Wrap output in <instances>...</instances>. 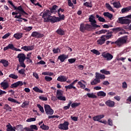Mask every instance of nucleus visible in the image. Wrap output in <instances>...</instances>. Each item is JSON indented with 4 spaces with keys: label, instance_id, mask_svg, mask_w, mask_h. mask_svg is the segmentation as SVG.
<instances>
[{
    "label": "nucleus",
    "instance_id": "obj_52",
    "mask_svg": "<svg viewBox=\"0 0 131 131\" xmlns=\"http://www.w3.org/2000/svg\"><path fill=\"white\" fill-rule=\"evenodd\" d=\"M127 12H129L127 7L121 9L122 14H124V13H127Z\"/></svg>",
    "mask_w": 131,
    "mask_h": 131
},
{
    "label": "nucleus",
    "instance_id": "obj_61",
    "mask_svg": "<svg viewBox=\"0 0 131 131\" xmlns=\"http://www.w3.org/2000/svg\"><path fill=\"white\" fill-rule=\"evenodd\" d=\"M39 99L41 100V101H48V98L46 97H43L42 96H39Z\"/></svg>",
    "mask_w": 131,
    "mask_h": 131
},
{
    "label": "nucleus",
    "instance_id": "obj_30",
    "mask_svg": "<svg viewBox=\"0 0 131 131\" xmlns=\"http://www.w3.org/2000/svg\"><path fill=\"white\" fill-rule=\"evenodd\" d=\"M33 129L35 130H37L38 128H37V126L36 125H31L30 126V128L28 129V130L29 131H33Z\"/></svg>",
    "mask_w": 131,
    "mask_h": 131
},
{
    "label": "nucleus",
    "instance_id": "obj_7",
    "mask_svg": "<svg viewBox=\"0 0 131 131\" xmlns=\"http://www.w3.org/2000/svg\"><path fill=\"white\" fill-rule=\"evenodd\" d=\"M51 17V11L49 10H46L43 11L42 18L43 19L44 22H49V20Z\"/></svg>",
    "mask_w": 131,
    "mask_h": 131
},
{
    "label": "nucleus",
    "instance_id": "obj_34",
    "mask_svg": "<svg viewBox=\"0 0 131 131\" xmlns=\"http://www.w3.org/2000/svg\"><path fill=\"white\" fill-rule=\"evenodd\" d=\"M97 96L98 97H106V93L104 92L103 91H99L97 93Z\"/></svg>",
    "mask_w": 131,
    "mask_h": 131
},
{
    "label": "nucleus",
    "instance_id": "obj_40",
    "mask_svg": "<svg viewBox=\"0 0 131 131\" xmlns=\"http://www.w3.org/2000/svg\"><path fill=\"white\" fill-rule=\"evenodd\" d=\"M100 72H101V73H102L103 74H105L106 75H110V74H111L110 71H106L105 69L101 70Z\"/></svg>",
    "mask_w": 131,
    "mask_h": 131
},
{
    "label": "nucleus",
    "instance_id": "obj_44",
    "mask_svg": "<svg viewBox=\"0 0 131 131\" xmlns=\"http://www.w3.org/2000/svg\"><path fill=\"white\" fill-rule=\"evenodd\" d=\"M9 77L12 78V79H17V78H18V75L14 74H11L9 75Z\"/></svg>",
    "mask_w": 131,
    "mask_h": 131
},
{
    "label": "nucleus",
    "instance_id": "obj_48",
    "mask_svg": "<svg viewBox=\"0 0 131 131\" xmlns=\"http://www.w3.org/2000/svg\"><path fill=\"white\" fill-rule=\"evenodd\" d=\"M68 5L69 7H72V9H74V5H73L71 0H68Z\"/></svg>",
    "mask_w": 131,
    "mask_h": 131
},
{
    "label": "nucleus",
    "instance_id": "obj_14",
    "mask_svg": "<svg viewBox=\"0 0 131 131\" xmlns=\"http://www.w3.org/2000/svg\"><path fill=\"white\" fill-rule=\"evenodd\" d=\"M24 84L26 85V82H23L21 81H18L17 82H16L14 83H13L11 85V88L12 89H14L15 88H18V86H22Z\"/></svg>",
    "mask_w": 131,
    "mask_h": 131
},
{
    "label": "nucleus",
    "instance_id": "obj_64",
    "mask_svg": "<svg viewBox=\"0 0 131 131\" xmlns=\"http://www.w3.org/2000/svg\"><path fill=\"white\" fill-rule=\"evenodd\" d=\"M126 103L127 104H130L131 103V96H129L126 100Z\"/></svg>",
    "mask_w": 131,
    "mask_h": 131
},
{
    "label": "nucleus",
    "instance_id": "obj_16",
    "mask_svg": "<svg viewBox=\"0 0 131 131\" xmlns=\"http://www.w3.org/2000/svg\"><path fill=\"white\" fill-rule=\"evenodd\" d=\"M17 58H18V61H25L26 59V55L23 53H19L17 55Z\"/></svg>",
    "mask_w": 131,
    "mask_h": 131
},
{
    "label": "nucleus",
    "instance_id": "obj_5",
    "mask_svg": "<svg viewBox=\"0 0 131 131\" xmlns=\"http://www.w3.org/2000/svg\"><path fill=\"white\" fill-rule=\"evenodd\" d=\"M64 19H65V16L64 15H62L61 17L51 16L49 18V22L56 23L57 22H60L61 20H64Z\"/></svg>",
    "mask_w": 131,
    "mask_h": 131
},
{
    "label": "nucleus",
    "instance_id": "obj_10",
    "mask_svg": "<svg viewBox=\"0 0 131 131\" xmlns=\"http://www.w3.org/2000/svg\"><path fill=\"white\" fill-rule=\"evenodd\" d=\"M117 22L120 24H129L131 23V20L125 17H119Z\"/></svg>",
    "mask_w": 131,
    "mask_h": 131
},
{
    "label": "nucleus",
    "instance_id": "obj_17",
    "mask_svg": "<svg viewBox=\"0 0 131 131\" xmlns=\"http://www.w3.org/2000/svg\"><path fill=\"white\" fill-rule=\"evenodd\" d=\"M1 88H3V90H7L9 88V82L7 80H4L1 83Z\"/></svg>",
    "mask_w": 131,
    "mask_h": 131
},
{
    "label": "nucleus",
    "instance_id": "obj_41",
    "mask_svg": "<svg viewBox=\"0 0 131 131\" xmlns=\"http://www.w3.org/2000/svg\"><path fill=\"white\" fill-rule=\"evenodd\" d=\"M107 31L106 30H101L100 31H97L96 32V34H105L107 33Z\"/></svg>",
    "mask_w": 131,
    "mask_h": 131
},
{
    "label": "nucleus",
    "instance_id": "obj_59",
    "mask_svg": "<svg viewBox=\"0 0 131 131\" xmlns=\"http://www.w3.org/2000/svg\"><path fill=\"white\" fill-rule=\"evenodd\" d=\"M36 120V119L35 118H30L29 119H28L26 121L27 122H31L32 121H35Z\"/></svg>",
    "mask_w": 131,
    "mask_h": 131
},
{
    "label": "nucleus",
    "instance_id": "obj_3",
    "mask_svg": "<svg viewBox=\"0 0 131 131\" xmlns=\"http://www.w3.org/2000/svg\"><path fill=\"white\" fill-rule=\"evenodd\" d=\"M127 39V36L120 38L118 39L117 41H116V45L118 47V48H120V47H122L124 43H126Z\"/></svg>",
    "mask_w": 131,
    "mask_h": 131
},
{
    "label": "nucleus",
    "instance_id": "obj_33",
    "mask_svg": "<svg viewBox=\"0 0 131 131\" xmlns=\"http://www.w3.org/2000/svg\"><path fill=\"white\" fill-rule=\"evenodd\" d=\"M33 90L36 93H40V94H42V93H43V91L39 89V88H38V87L37 86H35L34 88H33Z\"/></svg>",
    "mask_w": 131,
    "mask_h": 131
},
{
    "label": "nucleus",
    "instance_id": "obj_27",
    "mask_svg": "<svg viewBox=\"0 0 131 131\" xmlns=\"http://www.w3.org/2000/svg\"><path fill=\"white\" fill-rule=\"evenodd\" d=\"M103 16H104V17H107L110 20H112V18H113V15L108 12H104L103 13Z\"/></svg>",
    "mask_w": 131,
    "mask_h": 131
},
{
    "label": "nucleus",
    "instance_id": "obj_6",
    "mask_svg": "<svg viewBox=\"0 0 131 131\" xmlns=\"http://www.w3.org/2000/svg\"><path fill=\"white\" fill-rule=\"evenodd\" d=\"M105 117V115H97L93 118V119L94 121H98V122H100V123H103V124H107V121L105 120H101L102 118H104Z\"/></svg>",
    "mask_w": 131,
    "mask_h": 131
},
{
    "label": "nucleus",
    "instance_id": "obj_19",
    "mask_svg": "<svg viewBox=\"0 0 131 131\" xmlns=\"http://www.w3.org/2000/svg\"><path fill=\"white\" fill-rule=\"evenodd\" d=\"M31 36H32V37H36L37 38H39L40 37H42V36H43V35L39 33L38 32L35 31L32 33Z\"/></svg>",
    "mask_w": 131,
    "mask_h": 131
},
{
    "label": "nucleus",
    "instance_id": "obj_63",
    "mask_svg": "<svg viewBox=\"0 0 131 131\" xmlns=\"http://www.w3.org/2000/svg\"><path fill=\"white\" fill-rule=\"evenodd\" d=\"M122 87L123 88V89H125V90L126 89H127V84L126 83V82H123L122 83Z\"/></svg>",
    "mask_w": 131,
    "mask_h": 131
},
{
    "label": "nucleus",
    "instance_id": "obj_28",
    "mask_svg": "<svg viewBox=\"0 0 131 131\" xmlns=\"http://www.w3.org/2000/svg\"><path fill=\"white\" fill-rule=\"evenodd\" d=\"M58 8V6L57 5H54L52 6V8H50V12L52 14H56V12H57V8Z\"/></svg>",
    "mask_w": 131,
    "mask_h": 131
},
{
    "label": "nucleus",
    "instance_id": "obj_45",
    "mask_svg": "<svg viewBox=\"0 0 131 131\" xmlns=\"http://www.w3.org/2000/svg\"><path fill=\"white\" fill-rule=\"evenodd\" d=\"M83 5L85 6V7H87L88 8H92L93 7V5H92V3L90 2H86L83 3Z\"/></svg>",
    "mask_w": 131,
    "mask_h": 131
},
{
    "label": "nucleus",
    "instance_id": "obj_56",
    "mask_svg": "<svg viewBox=\"0 0 131 131\" xmlns=\"http://www.w3.org/2000/svg\"><path fill=\"white\" fill-rule=\"evenodd\" d=\"M72 103V102L71 101H70V102H69V103H68V105L63 107V109H64V110H68V109H69V108H70V106H71Z\"/></svg>",
    "mask_w": 131,
    "mask_h": 131
},
{
    "label": "nucleus",
    "instance_id": "obj_51",
    "mask_svg": "<svg viewBox=\"0 0 131 131\" xmlns=\"http://www.w3.org/2000/svg\"><path fill=\"white\" fill-rule=\"evenodd\" d=\"M60 12H61V13H63V12H64V9L62 8H59V10H58L57 11L58 17L61 18V17H62V15H61V13H60Z\"/></svg>",
    "mask_w": 131,
    "mask_h": 131
},
{
    "label": "nucleus",
    "instance_id": "obj_50",
    "mask_svg": "<svg viewBox=\"0 0 131 131\" xmlns=\"http://www.w3.org/2000/svg\"><path fill=\"white\" fill-rule=\"evenodd\" d=\"M23 29L27 32H29L32 30V27H24Z\"/></svg>",
    "mask_w": 131,
    "mask_h": 131
},
{
    "label": "nucleus",
    "instance_id": "obj_4",
    "mask_svg": "<svg viewBox=\"0 0 131 131\" xmlns=\"http://www.w3.org/2000/svg\"><path fill=\"white\" fill-rule=\"evenodd\" d=\"M79 29L81 32H84L85 30H88L89 31L92 30V29H93V27L89 24L84 25V24L82 23L80 25Z\"/></svg>",
    "mask_w": 131,
    "mask_h": 131
},
{
    "label": "nucleus",
    "instance_id": "obj_32",
    "mask_svg": "<svg viewBox=\"0 0 131 131\" xmlns=\"http://www.w3.org/2000/svg\"><path fill=\"white\" fill-rule=\"evenodd\" d=\"M113 5L114 7V8H116V9H118V8L121 7V5L120 4V2H114L113 3Z\"/></svg>",
    "mask_w": 131,
    "mask_h": 131
},
{
    "label": "nucleus",
    "instance_id": "obj_23",
    "mask_svg": "<svg viewBox=\"0 0 131 131\" xmlns=\"http://www.w3.org/2000/svg\"><path fill=\"white\" fill-rule=\"evenodd\" d=\"M105 105L108 106V107H113L115 105V102L113 101L108 100L105 102Z\"/></svg>",
    "mask_w": 131,
    "mask_h": 131
},
{
    "label": "nucleus",
    "instance_id": "obj_18",
    "mask_svg": "<svg viewBox=\"0 0 131 131\" xmlns=\"http://www.w3.org/2000/svg\"><path fill=\"white\" fill-rule=\"evenodd\" d=\"M68 79V77L65 76L60 75L57 78V80L58 81H60V82H65V81H67Z\"/></svg>",
    "mask_w": 131,
    "mask_h": 131
},
{
    "label": "nucleus",
    "instance_id": "obj_13",
    "mask_svg": "<svg viewBox=\"0 0 131 131\" xmlns=\"http://www.w3.org/2000/svg\"><path fill=\"white\" fill-rule=\"evenodd\" d=\"M69 125V122L68 121H65L63 123H60L58 125V128L59 129H62L63 130H67L69 129L68 127Z\"/></svg>",
    "mask_w": 131,
    "mask_h": 131
},
{
    "label": "nucleus",
    "instance_id": "obj_2",
    "mask_svg": "<svg viewBox=\"0 0 131 131\" xmlns=\"http://www.w3.org/2000/svg\"><path fill=\"white\" fill-rule=\"evenodd\" d=\"M16 11H18L19 15H15L14 16V18L15 19H22L23 18L21 17L22 16H25V15H27V13L24 11V9H23V8H22L21 6H19L17 7V8L15 9Z\"/></svg>",
    "mask_w": 131,
    "mask_h": 131
},
{
    "label": "nucleus",
    "instance_id": "obj_8",
    "mask_svg": "<svg viewBox=\"0 0 131 131\" xmlns=\"http://www.w3.org/2000/svg\"><path fill=\"white\" fill-rule=\"evenodd\" d=\"M89 19V22L91 23L92 27H94V28H98V27H100V26L97 25V21H96V19L95 18V16L94 15H90Z\"/></svg>",
    "mask_w": 131,
    "mask_h": 131
},
{
    "label": "nucleus",
    "instance_id": "obj_54",
    "mask_svg": "<svg viewBox=\"0 0 131 131\" xmlns=\"http://www.w3.org/2000/svg\"><path fill=\"white\" fill-rule=\"evenodd\" d=\"M4 109H6V110L8 111H12V108H11V107H10L8 104H5Z\"/></svg>",
    "mask_w": 131,
    "mask_h": 131
},
{
    "label": "nucleus",
    "instance_id": "obj_38",
    "mask_svg": "<svg viewBox=\"0 0 131 131\" xmlns=\"http://www.w3.org/2000/svg\"><path fill=\"white\" fill-rule=\"evenodd\" d=\"M96 18L98 19V21H99V22H105L106 21L105 18H104L103 17H102L101 16H100L98 14L96 15Z\"/></svg>",
    "mask_w": 131,
    "mask_h": 131
},
{
    "label": "nucleus",
    "instance_id": "obj_43",
    "mask_svg": "<svg viewBox=\"0 0 131 131\" xmlns=\"http://www.w3.org/2000/svg\"><path fill=\"white\" fill-rule=\"evenodd\" d=\"M102 36H104V38H105L106 40L110 39V38H111V37H112V34L108 33L107 35H102Z\"/></svg>",
    "mask_w": 131,
    "mask_h": 131
},
{
    "label": "nucleus",
    "instance_id": "obj_49",
    "mask_svg": "<svg viewBox=\"0 0 131 131\" xmlns=\"http://www.w3.org/2000/svg\"><path fill=\"white\" fill-rule=\"evenodd\" d=\"M8 101H9V102H12V103H19V102L17 101V100H16V99H14L13 98H12L11 97H9L8 98Z\"/></svg>",
    "mask_w": 131,
    "mask_h": 131
},
{
    "label": "nucleus",
    "instance_id": "obj_53",
    "mask_svg": "<svg viewBox=\"0 0 131 131\" xmlns=\"http://www.w3.org/2000/svg\"><path fill=\"white\" fill-rule=\"evenodd\" d=\"M112 30L114 32H118L119 31H121V28L120 27L115 28L113 29Z\"/></svg>",
    "mask_w": 131,
    "mask_h": 131
},
{
    "label": "nucleus",
    "instance_id": "obj_29",
    "mask_svg": "<svg viewBox=\"0 0 131 131\" xmlns=\"http://www.w3.org/2000/svg\"><path fill=\"white\" fill-rule=\"evenodd\" d=\"M56 33L59 35H64L65 34V31L63 30L61 28H59L57 31Z\"/></svg>",
    "mask_w": 131,
    "mask_h": 131
},
{
    "label": "nucleus",
    "instance_id": "obj_36",
    "mask_svg": "<svg viewBox=\"0 0 131 131\" xmlns=\"http://www.w3.org/2000/svg\"><path fill=\"white\" fill-rule=\"evenodd\" d=\"M105 7H106V9L109 10V11H111V12H113L114 13V12H115L114 11V9H113V8H112V7H111V5H110V4H109L108 3H106Z\"/></svg>",
    "mask_w": 131,
    "mask_h": 131
},
{
    "label": "nucleus",
    "instance_id": "obj_20",
    "mask_svg": "<svg viewBox=\"0 0 131 131\" xmlns=\"http://www.w3.org/2000/svg\"><path fill=\"white\" fill-rule=\"evenodd\" d=\"M21 49L26 52H28L29 51H32L34 49V47L33 46H24Z\"/></svg>",
    "mask_w": 131,
    "mask_h": 131
},
{
    "label": "nucleus",
    "instance_id": "obj_11",
    "mask_svg": "<svg viewBox=\"0 0 131 131\" xmlns=\"http://www.w3.org/2000/svg\"><path fill=\"white\" fill-rule=\"evenodd\" d=\"M44 108L45 112L47 115H53L54 114V110L51 108V106L48 104H45Z\"/></svg>",
    "mask_w": 131,
    "mask_h": 131
},
{
    "label": "nucleus",
    "instance_id": "obj_58",
    "mask_svg": "<svg viewBox=\"0 0 131 131\" xmlns=\"http://www.w3.org/2000/svg\"><path fill=\"white\" fill-rule=\"evenodd\" d=\"M80 105V103H73L71 104L72 108H75V107H78V106H79Z\"/></svg>",
    "mask_w": 131,
    "mask_h": 131
},
{
    "label": "nucleus",
    "instance_id": "obj_12",
    "mask_svg": "<svg viewBox=\"0 0 131 131\" xmlns=\"http://www.w3.org/2000/svg\"><path fill=\"white\" fill-rule=\"evenodd\" d=\"M56 97L60 101H66V97L63 96V91L61 90H57Z\"/></svg>",
    "mask_w": 131,
    "mask_h": 131
},
{
    "label": "nucleus",
    "instance_id": "obj_35",
    "mask_svg": "<svg viewBox=\"0 0 131 131\" xmlns=\"http://www.w3.org/2000/svg\"><path fill=\"white\" fill-rule=\"evenodd\" d=\"M105 7H106V9L109 10V11H111V12H113L114 13V12H115L114 11V9H113V8H112V7H111V5H110V4H109L108 3H106Z\"/></svg>",
    "mask_w": 131,
    "mask_h": 131
},
{
    "label": "nucleus",
    "instance_id": "obj_24",
    "mask_svg": "<svg viewBox=\"0 0 131 131\" xmlns=\"http://www.w3.org/2000/svg\"><path fill=\"white\" fill-rule=\"evenodd\" d=\"M83 83H86V82L83 80H81L80 81L78 82V84L80 86V88L81 89H83V90H84L85 89V85L83 84Z\"/></svg>",
    "mask_w": 131,
    "mask_h": 131
},
{
    "label": "nucleus",
    "instance_id": "obj_31",
    "mask_svg": "<svg viewBox=\"0 0 131 131\" xmlns=\"http://www.w3.org/2000/svg\"><path fill=\"white\" fill-rule=\"evenodd\" d=\"M0 63L3 64L4 67H8V66H9V62L6 60L2 59L0 61Z\"/></svg>",
    "mask_w": 131,
    "mask_h": 131
},
{
    "label": "nucleus",
    "instance_id": "obj_15",
    "mask_svg": "<svg viewBox=\"0 0 131 131\" xmlns=\"http://www.w3.org/2000/svg\"><path fill=\"white\" fill-rule=\"evenodd\" d=\"M78 81V80L77 79L75 80L69 85L65 86V89H66V90H71L72 89H73V90H76V87L74 86V85Z\"/></svg>",
    "mask_w": 131,
    "mask_h": 131
},
{
    "label": "nucleus",
    "instance_id": "obj_60",
    "mask_svg": "<svg viewBox=\"0 0 131 131\" xmlns=\"http://www.w3.org/2000/svg\"><path fill=\"white\" fill-rule=\"evenodd\" d=\"M32 54V53L30 52V53H28L27 54V57H26V59L27 60H30V58H31V55Z\"/></svg>",
    "mask_w": 131,
    "mask_h": 131
},
{
    "label": "nucleus",
    "instance_id": "obj_25",
    "mask_svg": "<svg viewBox=\"0 0 131 131\" xmlns=\"http://www.w3.org/2000/svg\"><path fill=\"white\" fill-rule=\"evenodd\" d=\"M6 127H7V131H16V127H12L10 123L7 125Z\"/></svg>",
    "mask_w": 131,
    "mask_h": 131
},
{
    "label": "nucleus",
    "instance_id": "obj_9",
    "mask_svg": "<svg viewBox=\"0 0 131 131\" xmlns=\"http://www.w3.org/2000/svg\"><path fill=\"white\" fill-rule=\"evenodd\" d=\"M101 56L104 59H105L106 61H111V60L113 59V55L107 52H102Z\"/></svg>",
    "mask_w": 131,
    "mask_h": 131
},
{
    "label": "nucleus",
    "instance_id": "obj_57",
    "mask_svg": "<svg viewBox=\"0 0 131 131\" xmlns=\"http://www.w3.org/2000/svg\"><path fill=\"white\" fill-rule=\"evenodd\" d=\"M8 48L10 50H12L14 51L15 50V47H14V45L12 43H9L8 45Z\"/></svg>",
    "mask_w": 131,
    "mask_h": 131
},
{
    "label": "nucleus",
    "instance_id": "obj_47",
    "mask_svg": "<svg viewBox=\"0 0 131 131\" xmlns=\"http://www.w3.org/2000/svg\"><path fill=\"white\" fill-rule=\"evenodd\" d=\"M53 52L54 54H58V53L61 52V50H60V48H57L56 49H53Z\"/></svg>",
    "mask_w": 131,
    "mask_h": 131
},
{
    "label": "nucleus",
    "instance_id": "obj_62",
    "mask_svg": "<svg viewBox=\"0 0 131 131\" xmlns=\"http://www.w3.org/2000/svg\"><path fill=\"white\" fill-rule=\"evenodd\" d=\"M45 80H46V81H51L53 80V78L51 77L46 76H45Z\"/></svg>",
    "mask_w": 131,
    "mask_h": 131
},
{
    "label": "nucleus",
    "instance_id": "obj_46",
    "mask_svg": "<svg viewBox=\"0 0 131 131\" xmlns=\"http://www.w3.org/2000/svg\"><path fill=\"white\" fill-rule=\"evenodd\" d=\"M37 107H38L41 113H45V110H43V107L41 105H40V104H37Z\"/></svg>",
    "mask_w": 131,
    "mask_h": 131
},
{
    "label": "nucleus",
    "instance_id": "obj_42",
    "mask_svg": "<svg viewBox=\"0 0 131 131\" xmlns=\"http://www.w3.org/2000/svg\"><path fill=\"white\" fill-rule=\"evenodd\" d=\"M91 53H93V54H95V55H97V56H99V55H100V52L96 49L91 50Z\"/></svg>",
    "mask_w": 131,
    "mask_h": 131
},
{
    "label": "nucleus",
    "instance_id": "obj_1",
    "mask_svg": "<svg viewBox=\"0 0 131 131\" xmlns=\"http://www.w3.org/2000/svg\"><path fill=\"white\" fill-rule=\"evenodd\" d=\"M105 75L96 72L95 73V78L91 81V84L92 85L98 84V83L101 82V79H105Z\"/></svg>",
    "mask_w": 131,
    "mask_h": 131
},
{
    "label": "nucleus",
    "instance_id": "obj_39",
    "mask_svg": "<svg viewBox=\"0 0 131 131\" xmlns=\"http://www.w3.org/2000/svg\"><path fill=\"white\" fill-rule=\"evenodd\" d=\"M40 128L43 130H48L49 129L50 127L47 125H45V124H42V125L40 126Z\"/></svg>",
    "mask_w": 131,
    "mask_h": 131
},
{
    "label": "nucleus",
    "instance_id": "obj_26",
    "mask_svg": "<svg viewBox=\"0 0 131 131\" xmlns=\"http://www.w3.org/2000/svg\"><path fill=\"white\" fill-rule=\"evenodd\" d=\"M23 33H17L14 34L13 36L16 39H20L22 38Z\"/></svg>",
    "mask_w": 131,
    "mask_h": 131
},
{
    "label": "nucleus",
    "instance_id": "obj_21",
    "mask_svg": "<svg viewBox=\"0 0 131 131\" xmlns=\"http://www.w3.org/2000/svg\"><path fill=\"white\" fill-rule=\"evenodd\" d=\"M104 36H101L100 38L97 40V45L102 46V45H104V43H105V41H106V38H105Z\"/></svg>",
    "mask_w": 131,
    "mask_h": 131
},
{
    "label": "nucleus",
    "instance_id": "obj_55",
    "mask_svg": "<svg viewBox=\"0 0 131 131\" xmlns=\"http://www.w3.org/2000/svg\"><path fill=\"white\" fill-rule=\"evenodd\" d=\"M19 63V65L20 67H23V68H26V65L24 63V61H18Z\"/></svg>",
    "mask_w": 131,
    "mask_h": 131
},
{
    "label": "nucleus",
    "instance_id": "obj_22",
    "mask_svg": "<svg viewBox=\"0 0 131 131\" xmlns=\"http://www.w3.org/2000/svg\"><path fill=\"white\" fill-rule=\"evenodd\" d=\"M68 58V55H66L65 54H61L58 57V60H60L61 63H63V62L65 61V59Z\"/></svg>",
    "mask_w": 131,
    "mask_h": 131
},
{
    "label": "nucleus",
    "instance_id": "obj_37",
    "mask_svg": "<svg viewBox=\"0 0 131 131\" xmlns=\"http://www.w3.org/2000/svg\"><path fill=\"white\" fill-rule=\"evenodd\" d=\"M86 95L88 96V98H92V99L97 98V96L94 93H87Z\"/></svg>",
    "mask_w": 131,
    "mask_h": 131
}]
</instances>
